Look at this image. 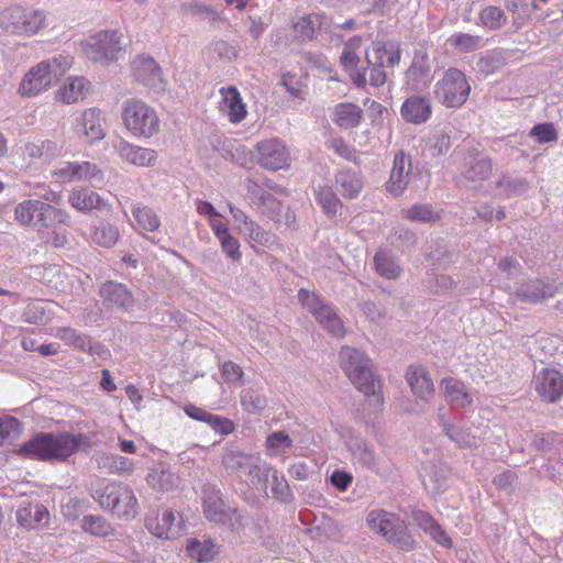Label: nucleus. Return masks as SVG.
<instances>
[{
  "label": "nucleus",
  "instance_id": "2",
  "mask_svg": "<svg viewBox=\"0 0 563 563\" xmlns=\"http://www.w3.org/2000/svg\"><path fill=\"white\" fill-rule=\"evenodd\" d=\"M366 525L373 533L380 536L387 543L400 551L411 552L418 547L407 522L395 512L386 509H372L366 515Z\"/></svg>",
  "mask_w": 563,
  "mask_h": 563
},
{
  "label": "nucleus",
  "instance_id": "12",
  "mask_svg": "<svg viewBox=\"0 0 563 563\" xmlns=\"http://www.w3.org/2000/svg\"><path fill=\"white\" fill-rule=\"evenodd\" d=\"M223 466L230 473L244 479L249 485L255 487L264 472L269 471L268 463L263 462L258 455L246 454L240 451H230L223 455Z\"/></svg>",
  "mask_w": 563,
  "mask_h": 563
},
{
  "label": "nucleus",
  "instance_id": "29",
  "mask_svg": "<svg viewBox=\"0 0 563 563\" xmlns=\"http://www.w3.org/2000/svg\"><path fill=\"white\" fill-rule=\"evenodd\" d=\"M401 118L412 124H421L428 121L432 114V104L429 97L411 96L407 98L400 108Z\"/></svg>",
  "mask_w": 563,
  "mask_h": 563
},
{
  "label": "nucleus",
  "instance_id": "36",
  "mask_svg": "<svg viewBox=\"0 0 563 563\" xmlns=\"http://www.w3.org/2000/svg\"><path fill=\"white\" fill-rule=\"evenodd\" d=\"M406 380L412 393L423 400H428L434 391L433 383L428 371L420 365H411L408 367Z\"/></svg>",
  "mask_w": 563,
  "mask_h": 563
},
{
  "label": "nucleus",
  "instance_id": "40",
  "mask_svg": "<svg viewBox=\"0 0 563 563\" xmlns=\"http://www.w3.org/2000/svg\"><path fill=\"white\" fill-rule=\"evenodd\" d=\"M335 187L342 197L354 199L361 194L363 181L355 170L341 169L335 175Z\"/></svg>",
  "mask_w": 563,
  "mask_h": 563
},
{
  "label": "nucleus",
  "instance_id": "62",
  "mask_svg": "<svg viewBox=\"0 0 563 563\" xmlns=\"http://www.w3.org/2000/svg\"><path fill=\"white\" fill-rule=\"evenodd\" d=\"M451 147V140L443 133L434 134L428 139L426 152L431 157H438L445 154Z\"/></svg>",
  "mask_w": 563,
  "mask_h": 563
},
{
  "label": "nucleus",
  "instance_id": "24",
  "mask_svg": "<svg viewBox=\"0 0 563 563\" xmlns=\"http://www.w3.org/2000/svg\"><path fill=\"white\" fill-rule=\"evenodd\" d=\"M268 468L269 471L264 472L261 477V479L263 478V483H257L255 488L263 489L265 495L269 497L268 484L271 483V494L273 498L283 504L291 503L294 494L286 478L271 464H268Z\"/></svg>",
  "mask_w": 563,
  "mask_h": 563
},
{
  "label": "nucleus",
  "instance_id": "4",
  "mask_svg": "<svg viewBox=\"0 0 563 563\" xmlns=\"http://www.w3.org/2000/svg\"><path fill=\"white\" fill-rule=\"evenodd\" d=\"M202 508L208 521L224 527L234 534H240L249 521L243 511L225 503L221 490L212 484L202 487Z\"/></svg>",
  "mask_w": 563,
  "mask_h": 563
},
{
  "label": "nucleus",
  "instance_id": "5",
  "mask_svg": "<svg viewBox=\"0 0 563 563\" xmlns=\"http://www.w3.org/2000/svg\"><path fill=\"white\" fill-rule=\"evenodd\" d=\"M70 66L71 58L64 54L42 60L23 76L18 92L24 98L37 96L47 90Z\"/></svg>",
  "mask_w": 563,
  "mask_h": 563
},
{
  "label": "nucleus",
  "instance_id": "61",
  "mask_svg": "<svg viewBox=\"0 0 563 563\" xmlns=\"http://www.w3.org/2000/svg\"><path fill=\"white\" fill-rule=\"evenodd\" d=\"M529 136L534 137L539 143L555 142L559 137L558 131L552 122L536 124L529 132Z\"/></svg>",
  "mask_w": 563,
  "mask_h": 563
},
{
  "label": "nucleus",
  "instance_id": "64",
  "mask_svg": "<svg viewBox=\"0 0 563 563\" xmlns=\"http://www.w3.org/2000/svg\"><path fill=\"white\" fill-rule=\"evenodd\" d=\"M222 252L233 262H238L242 258V253L240 251V242L236 238H234L231 233L223 235L218 239Z\"/></svg>",
  "mask_w": 563,
  "mask_h": 563
},
{
  "label": "nucleus",
  "instance_id": "13",
  "mask_svg": "<svg viewBox=\"0 0 563 563\" xmlns=\"http://www.w3.org/2000/svg\"><path fill=\"white\" fill-rule=\"evenodd\" d=\"M454 157L460 161V174L467 181H482L492 174V159L474 146H459Z\"/></svg>",
  "mask_w": 563,
  "mask_h": 563
},
{
  "label": "nucleus",
  "instance_id": "60",
  "mask_svg": "<svg viewBox=\"0 0 563 563\" xmlns=\"http://www.w3.org/2000/svg\"><path fill=\"white\" fill-rule=\"evenodd\" d=\"M241 405L247 412H260L267 406V399L255 390L247 389L241 395Z\"/></svg>",
  "mask_w": 563,
  "mask_h": 563
},
{
  "label": "nucleus",
  "instance_id": "21",
  "mask_svg": "<svg viewBox=\"0 0 563 563\" xmlns=\"http://www.w3.org/2000/svg\"><path fill=\"white\" fill-rule=\"evenodd\" d=\"M534 389L547 402H556L563 396V374L554 368H542L534 376Z\"/></svg>",
  "mask_w": 563,
  "mask_h": 563
},
{
  "label": "nucleus",
  "instance_id": "9",
  "mask_svg": "<svg viewBox=\"0 0 563 563\" xmlns=\"http://www.w3.org/2000/svg\"><path fill=\"white\" fill-rule=\"evenodd\" d=\"M471 85L466 75L455 67L448 68L433 87L435 100L445 108H460L468 99Z\"/></svg>",
  "mask_w": 563,
  "mask_h": 563
},
{
  "label": "nucleus",
  "instance_id": "54",
  "mask_svg": "<svg viewBox=\"0 0 563 563\" xmlns=\"http://www.w3.org/2000/svg\"><path fill=\"white\" fill-rule=\"evenodd\" d=\"M132 214L137 224L147 232H155L159 228L157 214L146 206H134Z\"/></svg>",
  "mask_w": 563,
  "mask_h": 563
},
{
  "label": "nucleus",
  "instance_id": "52",
  "mask_svg": "<svg viewBox=\"0 0 563 563\" xmlns=\"http://www.w3.org/2000/svg\"><path fill=\"white\" fill-rule=\"evenodd\" d=\"M23 431V424L14 417H0V446L18 439Z\"/></svg>",
  "mask_w": 563,
  "mask_h": 563
},
{
  "label": "nucleus",
  "instance_id": "27",
  "mask_svg": "<svg viewBox=\"0 0 563 563\" xmlns=\"http://www.w3.org/2000/svg\"><path fill=\"white\" fill-rule=\"evenodd\" d=\"M91 84L82 76H69L55 92V100L64 104L77 103L85 99Z\"/></svg>",
  "mask_w": 563,
  "mask_h": 563
},
{
  "label": "nucleus",
  "instance_id": "8",
  "mask_svg": "<svg viewBox=\"0 0 563 563\" xmlns=\"http://www.w3.org/2000/svg\"><path fill=\"white\" fill-rule=\"evenodd\" d=\"M121 118L131 135L150 139L159 131V118L154 108L137 98H129L121 107Z\"/></svg>",
  "mask_w": 563,
  "mask_h": 563
},
{
  "label": "nucleus",
  "instance_id": "38",
  "mask_svg": "<svg viewBox=\"0 0 563 563\" xmlns=\"http://www.w3.org/2000/svg\"><path fill=\"white\" fill-rule=\"evenodd\" d=\"M18 523L27 530L45 526L49 521L47 508L41 504H27L16 511Z\"/></svg>",
  "mask_w": 563,
  "mask_h": 563
},
{
  "label": "nucleus",
  "instance_id": "49",
  "mask_svg": "<svg viewBox=\"0 0 563 563\" xmlns=\"http://www.w3.org/2000/svg\"><path fill=\"white\" fill-rule=\"evenodd\" d=\"M314 194L317 202L328 216L334 217L342 209V203L331 187L321 186L314 190Z\"/></svg>",
  "mask_w": 563,
  "mask_h": 563
},
{
  "label": "nucleus",
  "instance_id": "51",
  "mask_svg": "<svg viewBox=\"0 0 563 563\" xmlns=\"http://www.w3.org/2000/svg\"><path fill=\"white\" fill-rule=\"evenodd\" d=\"M405 217L411 221L433 223L440 220V213L429 203H415L405 210Z\"/></svg>",
  "mask_w": 563,
  "mask_h": 563
},
{
  "label": "nucleus",
  "instance_id": "14",
  "mask_svg": "<svg viewBox=\"0 0 563 563\" xmlns=\"http://www.w3.org/2000/svg\"><path fill=\"white\" fill-rule=\"evenodd\" d=\"M122 49L121 36L115 31H102L90 36L82 48L88 59L101 64L117 60Z\"/></svg>",
  "mask_w": 563,
  "mask_h": 563
},
{
  "label": "nucleus",
  "instance_id": "7",
  "mask_svg": "<svg viewBox=\"0 0 563 563\" xmlns=\"http://www.w3.org/2000/svg\"><path fill=\"white\" fill-rule=\"evenodd\" d=\"M340 365L352 384L365 396H373L377 402L382 397L377 393V384L369 366V360L361 351L343 346L339 353Z\"/></svg>",
  "mask_w": 563,
  "mask_h": 563
},
{
  "label": "nucleus",
  "instance_id": "53",
  "mask_svg": "<svg viewBox=\"0 0 563 563\" xmlns=\"http://www.w3.org/2000/svg\"><path fill=\"white\" fill-rule=\"evenodd\" d=\"M119 239V232L115 227L108 222H99L95 225L92 241L103 247L113 246Z\"/></svg>",
  "mask_w": 563,
  "mask_h": 563
},
{
  "label": "nucleus",
  "instance_id": "56",
  "mask_svg": "<svg viewBox=\"0 0 563 563\" xmlns=\"http://www.w3.org/2000/svg\"><path fill=\"white\" fill-rule=\"evenodd\" d=\"M479 21L489 30H498L506 23L507 18L499 7L488 5L481 11Z\"/></svg>",
  "mask_w": 563,
  "mask_h": 563
},
{
  "label": "nucleus",
  "instance_id": "63",
  "mask_svg": "<svg viewBox=\"0 0 563 563\" xmlns=\"http://www.w3.org/2000/svg\"><path fill=\"white\" fill-rule=\"evenodd\" d=\"M221 374L224 380L233 386L240 387L244 385L243 369L236 363L225 361L221 366Z\"/></svg>",
  "mask_w": 563,
  "mask_h": 563
},
{
  "label": "nucleus",
  "instance_id": "20",
  "mask_svg": "<svg viewBox=\"0 0 563 563\" xmlns=\"http://www.w3.org/2000/svg\"><path fill=\"white\" fill-rule=\"evenodd\" d=\"M132 71L136 81L155 92L165 88L162 69L151 56L140 55L132 62Z\"/></svg>",
  "mask_w": 563,
  "mask_h": 563
},
{
  "label": "nucleus",
  "instance_id": "1",
  "mask_svg": "<svg viewBox=\"0 0 563 563\" xmlns=\"http://www.w3.org/2000/svg\"><path fill=\"white\" fill-rule=\"evenodd\" d=\"M90 439L81 433L38 432L20 445L18 453L40 461H67L81 446H89Z\"/></svg>",
  "mask_w": 563,
  "mask_h": 563
},
{
  "label": "nucleus",
  "instance_id": "59",
  "mask_svg": "<svg viewBox=\"0 0 563 563\" xmlns=\"http://www.w3.org/2000/svg\"><path fill=\"white\" fill-rule=\"evenodd\" d=\"M84 531L98 537H107L111 533L110 523L101 516H85L81 521Z\"/></svg>",
  "mask_w": 563,
  "mask_h": 563
},
{
  "label": "nucleus",
  "instance_id": "37",
  "mask_svg": "<svg viewBox=\"0 0 563 563\" xmlns=\"http://www.w3.org/2000/svg\"><path fill=\"white\" fill-rule=\"evenodd\" d=\"M412 519L417 526L428 533L439 545L446 549L452 547L451 538L430 514L422 510H416L412 512Z\"/></svg>",
  "mask_w": 563,
  "mask_h": 563
},
{
  "label": "nucleus",
  "instance_id": "41",
  "mask_svg": "<svg viewBox=\"0 0 563 563\" xmlns=\"http://www.w3.org/2000/svg\"><path fill=\"white\" fill-rule=\"evenodd\" d=\"M188 556L197 563L211 562L219 553L218 545L211 539H189L186 544Z\"/></svg>",
  "mask_w": 563,
  "mask_h": 563
},
{
  "label": "nucleus",
  "instance_id": "50",
  "mask_svg": "<svg viewBox=\"0 0 563 563\" xmlns=\"http://www.w3.org/2000/svg\"><path fill=\"white\" fill-rule=\"evenodd\" d=\"M292 439L285 431H275L265 441L267 455L276 457L292 448Z\"/></svg>",
  "mask_w": 563,
  "mask_h": 563
},
{
  "label": "nucleus",
  "instance_id": "32",
  "mask_svg": "<svg viewBox=\"0 0 563 563\" xmlns=\"http://www.w3.org/2000/svg\"><path fill=\"white\" fill-rule=\"evenodd\" d=\"M220 93L222 96L223 106L222 112L228 117L231 123H240L247 114L246 104L243 102L239 90L231 86L228 88H221Z\"/></svg>",
  "mask_w": 563,
  "mask_h": 563
},
{
  "label": "nucleus",
  "instance_id": "16",
  "mask_svg": "<svg viewBox=\"0 0 563 563\" xmlns=\"http://www.w3.org/2000/svg\"><path fill=\"white\" fill-rule=\"evenodd\" d=\"M145 527L154 537L166 540L176 539L185 531L183 517L169 509L147 516Z\"/></svg>",
  "mask_w": 563,
  "mask_h": 563
},
{
  "label": "nucleus",
  "instance_id": "58",
  "mask_svg": "<svg viewBox=\"0 0 563 563\" xmlns=\"http://www.w3.org/2000/svg\"><path fill=\"white\" fill-rule=\"evenodd\" d=\"M54 336L64 341L65 344L71 345L80 351L85 350V346H88V340L90 339L88 335L71 328H57Z\"/></svg>",
  "mask_w": 563,
  "mask_h": 563
},
{
  "label": "nucleus",
  "instance_id": "44",
  "mask_svg": "<svg viewBox=\"0 0 563 563\" xmlns=\"http://www.w3.org/2000/svg\"><path fill=\"white\" fill-rule=\"evenodd\" d=\"M147 483L154 489L168 492L178 486L179 477L170 466L161 464L147 474Z\"/></svg>",
  "mask_w": 563,
  "mask_h": 563
},
{
  "label": "nucleus",
  "instance_id": "10",
  "mask_svg": "<svg viewBox=\"0 0 563 563\" xmlns=\"http://www.w3.org/2000/svg\"><path fill=\"white\" fill-rule=\"evenodd\" d=\"M96 499L102 508L110 510L118 518L128 520L137 514V499L129 486L110 483L102 492L96 490Z\"/></svg>",
  "mask_w": 563,
  "mask_h": 563
},
{
  "label": "nucleus",
  "instance_id": "45",
  "mask_svg": "<svg viewBox=\"0 0 563 563\" xmlns=\"http://www.w3.org/2000/svg\"><path fill=\"white\" fill-rule=\"evenodd\" d=\"M60 152V146L52 140H36L25 145L24 155L48 162Z\"/></svg>",
  "mask_w": 563,
  "mask_h": 563
},
{
  "label": "nucleus",
  "instance_id": "11",
  "mask_svg": "<svg viewBox=\"0 0 563 563\" xmlns=\"http://www.w3.org/2000/svg\"><path fill=\"white\" fill-rule=\"evenodd\" d=\"M45 21V12L34 8L12 7L0 13V27L11 34H35Z\"/></svg>",
  "mask_w": 563,
  "mask_h": 563
},
{
  "label": "nucleus",
  "instance_id": "3",
  "mask_svg": "<svg viewBox=\"0 0 563 563\" xmlns=\"http://www.w3.org/2000/svg\"><path fill=\"white\" fill-rule=\"evenodd\" d=\"M437 418L444 434L461 449L477 448L487 433L488 424L482 419H475L473 410L464 411L455 422L457 417L451 419L440 408Z\"/></svg>",
  "mask_w": 563,
  "mask_h": 563
},
{
  "label": "nucleus",
  "instance_id": "19",
  "mask_svg": "<svg viewBox=\"0 0 563 563\" xmlns=\"http://www.w3.org/2000/svg\"><path fill=\"white\" fill-rule=\"evenodd\" d=\"M361 45V36H353L350 38L344 44L340 56V64L357 88H365L367 85L366 69L358 66L360 57L356 54V51L360 49Z\"/></svg>",
  "mask_w": 563,
  "mask_h": 563
},
{
  "label": "nucleus",
  "instance_id": "39",
  "mask_svg": "<svg viewBox=\"0 0 563 563\" xmlns=\"http://www.w3.org/2000/svg\"><path fill=\"white\" fill-rule=\"evenodd\" d=\"M68 202L74 209L84 213L93 209L101 210L107 205L104 199L99 194L87 188L73 190L68 197Z\"/></svg>",
  "mask_w": 563,
  "mask_h": 563
},
{
  "label": "nucleus",
  "instance_id": "34",
  "mask_svg": "<svg viewBox=\"0 0 563 563\" xmlns=\"http://www.w3.org/2000/svg\"><path fill=\"white\" fill-rule=\"evenodd\" d=\"M556 290L558 287L554 284L534 279L520 285L517 289V296L521 301L538 303L551 298Z\"/></svg>",
  "mask_w": 563,
  "mask_h": 563
},
{
  "label": "nucleus",
  "instance_id": "48",
  "mask_svg": "<svg viewBox=\"0 0 563 563\" xmlns=\"http://www.w3.org/2000/svg\"><path fill=\"white\" fill-rule=\"evenodd\" d=\"M52 316L49 303L42 300L30 301L23 311V320L31 324L46 323Z\"/></svg>",
  "mask_w": 563,
  "mask_h": 563
},
{
  "label": "nucleus",
  "instance_id": "18",
  "mask_svg": "<svg viewBox=\"0 0 563 563\" xmlns=\"http://www.w3.org/2000/svg\"><path fill=\"white\" fill-rule=\"evenodd\" d=\"M256 151L257 162L263 168L276 172L288 167L289 153L282 140L275 137L258 142Z\"/></svg>",
  "mask_w": 563,
  "mask_h": 563
},
{
  "label": "nucleus",
  "instance_id": "17",
  "mask_svg": "<svg viewBox=\"0 0 563 563\" xmlns=\"http://www.w3.org/2000/svg\"><path fill=\"white\" fill-rule=\"evenodd\" d=\"M412 173V159L405 151L399 150L394 154L389 177L385 183L386 191L393 197H400L409 185Z\"/></svg>",
  "mask_w": 563,
  "mask_h": 563
},
{
  "label": "nucleus",
  "instance_id": "26",
  "mask_svg": "<svg viewBox=\"0 0 563 563\" xmlns=\"http://www.w3.org/2000/svg\"><path fill=\"white\" fill-rule=\"evenodd\" d=\"M401 58V48L394 43L374 42L365 51V60L367 65H378L384 67H394L399 64Z\"/></svg>",
  "mask_w": 563,
  "mask_h": 563
},
{
  "label": "nucleus",
  "instance_id": "55",
  "mask_svg": "<svg viewBox=\"0 0 563 563\" xmlns=\"http://www.w3.org/2000/svg\"><path fill=\"white\" fill-rule=\"evenodd\" d=\"M103 180L104 174L95 163L78 162L77 181H88L95 187H100Z\"/></svg>",
  "mask_w": 563,
  "mask_h": 563
},
{
  "label": "nucleus",
  "instance_id": "25",
  "mask_svg": "<svg viewBox=\"0 0 563 563\" xmlns=\"http://www.w3.org/2000/svg\"><path fill=\"white\" fill-rule=\"evenodd\" d=\"M103 113L98 108H88L76 120L78 132L90 143L101 141L106 136Z\"/></svg>",
  "mask_w": 563,
  "mask_h": 563
},
{
  "label": "nucleus",
  "instance_id": "57",
  "mask_svg": "<svg viewBox=\"0 0 563 563\" xmlns=\"http://www.w3.org/2000/svg\"><path fill=\"white\" fill-rule=\"evenodd\" d=\"M241 233L249 236L252 242L263 246H272L276 242V236L271 231H266L258 223L252 221L249 227L241 229Z\"/></svg>",
  "mask_w": 563,
  "mask_h": 563
},
{
  "label": "nucleus",
  "instance_id": "28",
  "mask_svg": "<svg viewBox=\"0 0 563 563\" xmlns=\"http://www.w3.org/2000/svg\"><path fill=\"white\" fill-rule=\"evenodd\" d=\"M120 157L139 167H152L157 162V153L153 148L142 147L121 140L115 146Z\"/></svg>",
  "mask_w": 563,
  "mask_h": 563
},
{
  "label": "nucleus",
  "instance_id": "15",
  "mask_svg": "<svg viewBox=\"0 0 563 563\" xmlns=\"http://www.w3.org/2000/svg\"><path fill=\"white\" fill-rule=\"evenodd\" d=\"M298 299L331 335L338 338L344 335L345 330L342 320L318 295L300 289Z\"/></svg>",
  "mask_w": 563,
  "mask_h": 563
},
{
  "label": "nucleus",
  "instance_id": "31",
  "mask_svg": "<svg viewBox=\"0 0 563 563\" xmlns=\"http://www.w3.org/2000/svg\"><path fill=\"white\" fill-rule=\"evenodd\" d=\"M100 297L110 306L129 310L134 302L131 290L115 280L106 282L99 290Z\"/></svg>",
  "mask_w": 563,
  "mask_h": 563
},
{
  "label": "nucleus",
  "instance_id": "35",
  "mask_svg": "<svg viewBox=\"0 0 563 563\" xmlns=\"http://www.w3.org/2000/svg\"><path fill=\"white\" fill-rule=\"evenodd\" d=\"M346 446L352 456L353 464L373 470L376 467V454L374 446L358 435H352L346 441Z\"/></svg>",
  "mask_w": 563,
  "mask_h": 563
},
{
  "label": "nucleus",
  "instance_id": "46",
  "mask_svg": "<svg viewBox=\"0 0 563 563\" xmlns=\"http://www.w3.org/2000/svg\"><path fill=\"white\" fill-rule=\"evenodd\" d=\"M99 466L110 474L122 476L132 474L134 470V463L131 459L118 454L102 455L99 460Z\"/></svg>",
  "mask_w": 563,
  "mask_h": 563
},
{
  "label": "nucleus",
  "instance_id": "33",
  "mask_svg": "<svg viewBox=\"0 0 563 563\" xmlns=\"http://www.w3.org/2000/svg\"><path fill=\"white\" fill-rule=\"evenodd\" d=\"M374 271L382 278L396 280L402 275L399 260L390 250L378 249L373 257Z\"/></svg>",
  "mask_w": 563,
  "mask_h": 563
},
{
  "label": "nucleus",
  "instance_id": "23",
  "mask_svg": "<svg viewBox=\"0 0 563 563\" xmlns=\"http://www.w3.org/2000/svg\"><path fill=\"white\" fill-rule=\"evenodd\" d=\"M247 190L252 195H258L267 216L279 224L290 225L295 222V214L288 207L283 206L271 194L263 192L262 188L254 181L249 180Z\"/></svg>",
  "mask_w": 563,
  "mask_h": 563
},
{
  "label": "nucleus",
  "instance_id": "30",
  "mask_svg": "<svg viewBox=\"0 0 563 563\" xmlns=\"http://www.w3.org/2000/svg\"><path fill=\"white\" fill-rule=\"evenodd\" d=\"M440 386L445 400L452 408H466L473 405V394L462 380L445 377L441 380Z\"/></svg>",
  "mask_w": 563,
  "mask_h": 563
},
{
  "label": "nucleus",
  "instance_id": "43",
  "mask_svg": "<svg viewBox=\"0 0 563 563\" xmlns=\"http://www.w3.org/2000/svg\"><path fill=\"white\" fill-rule=\"evenodd\" d=\"M530 188V184L522 177H514L503 174L495 183L496 197L511 198L523 195Z\"/></svg>",
  "mask_w": 563,
  "mask_h": 563
},
{
  "label": "nucleus",
  "instance_id": "22",
  "mask_svg": "<svg viewBox=\"0 0 563 563\" xmlns=\"http://www.w3.org/2000/svg\"><path fill=\"white\" fill-rule=\"evenodd\" d=\"M432 62L423 51L415 53L411 65L406 71V85L413 91L426 89L432 80Z\"/></svg>",
  "mask_w": 563,
  "mask_h": 563
},
{
  "label": "nucleus",
  "instance_id": "47",
  "mask_svg": "<svg viewBox=\"0 0 563 563\" xmlns=\"http://www.w3.org/2000/svg\"><path fill=\"white\" fill-rule=\"evenodd\" d=\"M448 42L460 53H472L483 48L486 44L482 36L462 32L452 34Z\"/></svg>",
  "mask_w": 563,
  "mask_h": 563
},
{
  "label": "nucleus",
  "instance_id": "42",
  "mask_svg": "<svg viewBox=\"0 0 563 563\" xmlns=\"http://www.w3.org/2000/svg\"><path fill=\"white\" fill-rule=\"evenodd\" d=\"M362 114L363 111L358 106L341 102L334 107L332 120L341 129H352L360 124Z\"/></svg>",
  "mask_w": 563,
  "mask_h": 563
},
{
  "label": "nucleus",
  "instance_id": "6",
  "mask_svg": "<svg viewBox=\"0 0 563 563\" xmlns=\"http://www.w3.org/2000/svg\"><path fill=\"white\" fill-rule=\"evenodd\" d=\"M14 218L22 227L36 231L56 225H70V216L67 211L37 199L19 202L14 209Z\"/></svg>",
  "mask_w": 563,
  "mask_h": 563
}]
</instances>
